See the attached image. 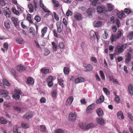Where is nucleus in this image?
<instances>
[{
	"label": "nucleus",
	"mask_w": 133,
	"mask_h": 133,
	"mask_svg": "<svg viewBox=\"0 0 133 133\" xmlns=\"http://www.w3.org/2000/svg\"><path fill=\"white\" fill-rule=\"evenodd\" d=\"M13 98L16 100H19L20 96L17 93L14 94L12 96Z\"/></svg>",
	"instance_id": "obj_39"
},
{
	"label": "nucleus",
	"mask_w": 133,
	"mask_h": 133,
	"mask_svg": "<svg viewBox=\"0 0 133 133\" xmlns=\"http://www.w3.org/2000/svg\"><path fill=\"white\" fill-rule=\"evenodd\" d=\"M103 91L104 93L107 95H109L110 94V92L107 88H104L103 89Z\"/></svg>",
	"instance_id": "obj_61"
},
{
	"label": "nucleus",
	"mask_w": 133,
	"mask_h": 133,
	"mask_svg": "<svg viewBox=\"0 0 133 133\" xmlns=\"http://www.w3.org/2000/svg\"><path fill=\"white\" fill-rule=\"evenodd\" d=\"M85 81V78L81 77H79L76 79L75 80V83H81L84 82Z\"/></svg>",
	"instance_id": "obj_18"
},
{
	"label": "nucleus",
	"mask_w": 133,
	"mask_h": 133,
	"mask_svg": "<svg viewBox=\"0 0 133 133\" xmlns=\"http://www.w3.org/2000/svg\"><path fill=\"white\" fill-rule=\"evenodd\" d=\"M56 26L57 27V31L59 32L60 33L62 31V29L61 27V23L60 22H58L56 23Z\"/></svg>",
	"instance_id": "obj_25"
},
{
	"label": "nucleus",
	"mask_w": 133,
	"mask_h": 133,
	"mask_svg": "<svg viewBox=\"0 0 133 133\" xmlns=\"http://www.w3.org/2000/svg\"><path fill=\"white\" fill-rule=\"evenodd\" d=\"M74 99V97L73 96H70L67 99L66 103V106L70 105Z\"/></svg>",
	"instance_id": "obj_12"
},
{
	"label": "nucleus",
	"mask_w": 133,
	"mask_h": 133,
	"mask_svg": "<svg viewBox=\"0 0 133 133\" xmlns=\"http://www.w3.org/2000/svg\"><path fill=\"white\" fill-rule=\"evenodd\" d=\"M7 123V121L3 117H1L0 118V123L4 124H6Z\"/></svg>",
	"instance_id": "obj_40"
},
{
	"label": "nucleus",
	"mask_w": 133,
	"mask_h": 133,
	"mask_svg": "<svg viewBox=\"0 0 133 133\" xmlns=\"http://www.w3.org/2000/svg\"><path fill=\"white\" fill-rule=\"evenodd\" d=\"M128 90L129 94L131 96L133 95V85H129L128 86Z\"/></svg>",
	"instance_id": "obj_20"
},
{
	"label": "nucleus",
	"mask_w": 133,
	"mask_h": 133,
	"mask_svg": "<svg viewBox=\"0 0 133 133\" xmlns=\"http://www.w3.org/2000/svg\"><path fill=\"white\" fill-rule=\"evenodd\" d=\"M110 21L111 23L116 24L117 26L119 27L120 25V22L118 19H115V17H112L110 19Z\"/></svg>",
	"instance_id": "obj_6"
},
{
	"label": "nucleus",
	"mask_w": 133,
	"mask_h": 133,
	"mask_svg": "<svg viewBox=\"0 0 133 133\" xmlns=\"http://www.w3.org/2000/svg\"><path fill=\"white\" fill-rule=\"evenodd\" d=\"M98 115L99 116H102L103 115V112L101 108H99L97 111Z\"/></svg>",
	"instance_id": "obj_32"
},
{
	"label": "nucleus",
	"mask_w": 133,
	"mask_h": 133,
	"mask_svg": "<svg viewBox=\"0 0 133 133\" xmlns=\"http://www.w3.org/2000/svg\"><path fill=\"white\" fill-rule=\"evenodd\" d=\"M32 116V114L31 112H29L26 113L23 116V118L24 119H29Z\"/></svg>",
	"instance_id": "obj_17"
},
{
	"label": "nucleus",
	"mask_w": 133,
	"mask_h": 133,
	"mask_svg": "<svg viewBox=\"0 0 133 133\" xmlns=\"http://www.w3.org/2000/svg\"><path fill=\"white\" fill-rule=\"evenodd\" d=\"M27 82L29 84L32 85L34 84V79L32 78L29 77L28 79Z\"/></svg>",
	"instance_id": "obj_33"
},
{
	"label": "nucleus",
	"mask_w": 133,
	"mask_h": 133,
	"mask_svg": "<svg viewBox=\"0 0 133 133\" xmlns=\"http://www.w3.org/2000/svg\"><path fill=\"white\" fill-rule=\"evenodd\" d=\"M12 11L13 13L17 15H19V11L17 10L14 8H12Z\"/></svg>",
	"instance_id": "obj_44"
},
{
	"label": "nucleus",
	"mask_w": 133,
	"mask_h": 133,
	"mask_svg": "<svg viewBox=\"0 0 133 133\" xmlns=\"http://www.w3.org/2000/svg\"><path fill=\"white\" fill-rule=\"evenodd\" d=\"M55 133H64V131L63 130L61 129H57L55 130Z\"/></svg>",
	"instance_id": "obj_45"
},
{
	"label": "nucleus",
	"mask_w": 133,
	"mask_h": 133,
	"mask_svg": "<svg viewBox=\"0 0 133 133\" xmlns=\"http://www.w3.org/2000/svg\"><path fill=\"white\" fill-rule=\"evenodd\" d=\"M63 71L65 74H68L69 73V69L68 68L65 67L64 68Z\"/></svg>",
	"instance_id": "obj_48"
},
{
	"label": "nucleus",
	"mask_w": 133,
	"mask_h": 133,
	"mask_svg": "<svg viewBox=\"0 0 133 133\" xmlns=\"http://www.w3.org/2000/svg\"><path fill=\"white\" fill-rule=\"evenodd\" d=\"M41 71L42 74H48L49 72V70L45 68H42L41 70Z\"/></svg>",
	"instance_id": "obj_23"
},
{
	"label": "nucleus",
	"mask_w": 133,
	"mask_h": 133,
	"mask_svg": "<svg viewBox=\"0 0 133 133\" xmlns=\"http://www.w3.org/2000/svg\"><path fill=\"white\" fill-rule=\"evenodd\" d=\"M122 32L120 31H118L116 35H112L111 38V40L112 42L115 41L117 39L120 38L121 36Z\"/></svg>",
	"instance_id": "obj_3"
},
{
	"label": "nucleus",
	"mask_w": 133,
	"mask_h": 133,
	"mask_svg": "<svg viewBox=\"0 0 133 133\" xmlns=\"http://www.w3.org/2000/svg\"><path fill=\"white\" fill-rule=\"evenodd\" d=\"M126 58L125 60V62L126 63H128L131 60V54L128 53L126 56Z\"/></svg>",
	"instance_id": "obj_29"
},
{
	"label": "nucleus",
	"mask_w": 133,
	"mask_h": 133,
	"mask_svg": "<svg viewBox=\"0 0 133 133\" xmlns=\"http://www.w3.org/2000/svg\"><path fill=\"white\" fill-rule=\"evenodd\" d=\"M128 37L130 40L133 39V31H131L129 33Z\"/></svg>",
	"instance_id": "obj_46"
},
{
	"label": "nucleus",
	"mask_w": 133,
	"mask_h": 133,
	"mask_svg": "<svg viewBox=\"0 0 133 133\" xmlns=\"http://www.w3.org/2000/svg\"><path fill=\"white\" fill-rule=\"evenodd\" d=\"M78 125L79 128L81 129L87 130L94 128L95 127L94 124L91 123L88 124L80 123Z\"/></svg>",
	"instance_id": "obj_1"
},
{
	"label": "nucleus",
	"mask_w": 133,
	"mask_h": 133,
	"mask_svg": "<svg viewBox=\"0 0 133 133\" xmlns=\"http://www.w3.org/2000/svg\"><path fill=\"white\" fill-rule=\"evenodd\" d=\"M57 91L56 90H54L52 93V96L54 97H55L56 96Z\"/></svg>",
	"instance_id": "obj_63"
},
{
	"label": "nucleus",
	"mask_w": 133,
	"mask_h": 133,
	"mask_svg": "<svg viewBox=\"0 0 133 133\" xmlns=\"http://www.w3.org/2000/svg\"><path fill=\"white\" fill-rule=\"evenodd\" d=\"M16 68L19 71H23L25 69V67L21 65H17Z\"/></svg>",
	"instance_id": "obj_27"
},
{
	"label": "nucleus",
	"mask_w": 133,
	"mask_h": 133,
	"mask_svg": "<svg viewBox=\"0 0 133 133\" xmlns=\"http://www.w3.org/2000/svg\"><path fill=\"white\" fill-rule=\"evenodd\" d=\"M95 10L91 8H88L86 11L88 15L90 16L92 15V14L95 12Z\"/></svg>",
	"instance_id": "obj_22"
},
{
	"label": "nucleus",
	"mask_w": 133,
	"mask_h": 133,
	"mask_svg": "<svg viewBox=\"0 0 133 133\" xmlns=\"http://www.w3.org/2000/svg\"><path fill=\"white\" fill-rule=\"evenodd\" d=\"M0 94L4 97L6 95H8V92L6 90H0Z\"/></svg>",
	"instance_id": "obj_26"
},
{
	"label": "nucleus",
	"mask_w": 133,
	"mask_h": 133,
	"mask_svg": "<svg viewBox=\"0 0 133 133\" xmlns=\"http://www.w3.org/2000/svg\"><path fill=\"white\" fill-rule=\"evenodd\" d=\"M74 17L77 20L80 21L82 19V17L81 15L77 12H75L73 15Z\"/></svg>",
	"instance_id": "obj_7"
},
{
	"label": "nucleus",
	"mask_w": 133,
	"mask_h": 133,
	"mask_svg": "<svg viewBox=\"0 0 133 133\" xmlns=\"http://www.w3.org/2000/svg\"><path fill=\"white\" fill-rule=\"evenodd\" d=\"M106 9L108 11H111L114 8V6L111 3H107V4Z\"/></svg>",
	"instance_id": "obj_14"
},
{
	"label": "nucleus",
	"mask_w": 133,
	"mask_h": 133,
	"mask_svg": "<svg viewBox=\"0 0 133 133\" xmlns=\"http://www.w3.org/2000/svg\"><path fill=\"white\" fill-rule=\"evenodd\" d=\"M48 28L45 27L42 29L41 30V32L42 34L41 37H43L46 34Z\"/></svg>",
	"instance_id": "obj_28"
},
{
	"label": "nucleus",
	"mask_w": 133,
	"mask_h": 133,
	"mask_svg": "<svg viewBox=\"0 0 133 133\" xmlns=\"http://www.w3.org/2000/svg\"><path fill=\"white\" fill-rule=\"evenodd\" d=\"M90 36L92 38H95V36L97 39V41H98V38L97 36L96 35V33L93 30L91 31L90 33Z\"/></svg>",
	"instance_id": "obj_19"
},
{
	"label": "nucleus",
	"mask_w": 133,
	"mask_h": 133,
	"mask_svg": "<svg viewBox=\"0 0 133 133\" xmlns=\"http://www.w3.org/2000/svg\"><path fill=\"white\" fill-rule=\"evenodd\" d=\"M13 131L14 133H20L21 128L17 126H15L14 127Z\"/></svg>",
	"instance_id": "obj_21"
},
{
	"label": "nucleus",
	"mask_w": 133,
	"mask_h": 133,
	"mask_svg": "<svg viewBox=\"0 0 133 133\" xmlns=\"http://www.w3.org/2000/svg\"><path fill=\"white\" fill-rule=\"evenodd\" d=\"M124 12L126 13L127 14H128L130 13L131 12V10L128 8H125L124 10Z\"/></svg>",
	"instance_id": "obj_59"
},
{
	"label": "nucleus",
	"mask_w": 133,
	"mask_h": 133,
	"mask_svg": "<svg viewBox=\"0 0 133 133\" xmlns=\"http://www.w3.org/2000/svg\"><path fill=\"white\" fill-rule=\"evenodd\" d=\"M34 19L37 22H39L41 19V18L38 16H36L35 17Z\"/></svg>",
	"instance_id": "obj_64"
},
{
	"label": "nucleus",
	"mask_w": 133,
	"mask_h": 133,
	"mask_svg": "<svg viewBox=\"0 0 133 133\" xmlns=\"http://www.w3.org/2000/svg\"><path fill=\"white\" fill-rule=\"evenodd\" d=\"M9 9L7 7L4 8V9L3 13L4 15L6 17H9L10 16Z\"/></svg>",
	"instance_id": "obj_9"
},
{
	"label": "nucleus",
	"mask_w": 133,
	"mask_h": 133,
	"mask_svg": "<svg viewBox=\"0 0 133 133\" xmlns=\"http://www.w3.org/2000/svg\"><path fill=\"white\" fill-rule=\"evenodd\" d=\"M77 114L75 112H71L69 115V120L70 122H74L76 119Z\"/></svg>",
	"instance_id": "obj_4"
},
{
	"label": "nucleus",
	"mask_w": 133,
	"mask_h": 133,
	"mask_svg": "<svg viewBox=\"0 0 133 133\" xmlns=\"http://www.w3.org/2000/svg\"><path fill=\"white\" fill-rule=\"evenodd\" d=\"M11 22L12 23H13L14 24L15 26H16L18 25V20L17 18H16L14 17L12 18Z\"/></svg>",
	"instance_id": "obj_31"
},
{
	"label": "nucleus",
	"mask_w": 133,
	"mask_h": 133,
	"mask_svg": "<svg viewBox=\"0 0 133 133\" xmlns=\"http://www.w3.org/2000/svg\"><path fill=\"white\" fill-rule=\"evenodd\" d=\"M0 4L2 6H4L6 4L5 0H0Z\"/></svg>",
	"instance_id": "obj_57"
},
{
	"label": "nucleus",
	"mask_w": 133,
	"mask_h": 133,
	"mask_svg": "<svg viewBox=\"0 0 133 133\" xmlns=\"http://www.w3.org/2000/svg\"><path fill=\"white\" fill-rule=\"evenodd\" d=\"M118 118L120 120H122L124 118V116L122 112L121 111H119L117 114Z\"/></svg>",
	"instance_id": "obj_24"
},
{
	"label": "nucleus",
	"mask_w": 133,
	"mask_h": 133,
	"mask_svg": "<svg viewBox=\"0 0 133 133\" xmlns=\"http://www.w3.org/2000/svg\"><path fill=\"white\" fill-rule=\"evenodd\" d=\"M108 35L107 31H105L104 34L103 35V37L104 39H106L108 37Z\"/></svg>",
	"instance_id": "obj_50"
},
{
	"label": "nucleus",
	"mask_w": 133,
	"mask_h": 133,
	"mask_svg": "<svg viewBox=\"0 0 133 133\" xmlns=\"http://www.w3.org/2000/svg\"><path fill=\"white\" fill-rule=\"evenodd\" d=\"M132 22H133V18L127 19L126 20V24L128 25Z\"/></svg>",
	"instance_id": "obj_49"
},
{
	"label": "nucleus",
	"mask_w": 133,
	"mask_h": 133,
	"mask_svg": "<svg viewBox=\"0 0 133 133\" xmlns=\"http://www.w3.org/2000/svg\"><path fill=\"white\" fill-rule=\"evenodd\" d=\"M97 121L98 123L101 125H103L104 124V120L100 117L97 118Z\"/></svg>",
	"instance_id": "obj_30"
},
{
	"label": "nucleus",
	"mask_w": 133,
	"mask_h": 133,
	"mask_svg": "<svg viewBox=\"0 0 133 133\" xmlns=\"http://www.w3.org/2000/svg\"><path fill=\"white\" fill-rule=\"evenodd\" d=\"M59 46L60 48L61 49L65 48V46L63 43L62 42H60L59 43Z\"/></svg>",
	"instance_id": "obj_53"
},
{
	"label": "nucleus",
	"mask_w": 133,
	"mask_h": 133,
	"mask_svg": "<svg viewBox=\"0 0 133 133\" xmlns=\"http://www.w3.org/2000/svg\"><path fill=\"white\" fill-rule=\"evenodd\" d=\"M103 24L102 22L99 21H95L93 23V26L95 27L98 28L101 27Z\"/></svg>",
	"instance_id": "obj_10"
},
{
	"label": "nucleus",
	"mask_w": 133,
	"mask_h": 133,
	"mask_svg": "<svg viewBox=\"0 0 133 133\" xmlns=\"http://www.w3.org/2000/svg\"><path fill=\"white\" fill-rule=\"evenodd\" d=\"M105 8L101 5H98L97 8V12L100 13H102L105 10Z\"/></svg>",
	"instance_id": "obj_13"
},
{
	"label": "nucleus",
	"mask_w": 133,
	"mask_h": 133,
	"mask_svg": "<svg viewBox=\"0 0 133 133\" xmlns=\"http://www.w3.org/2000/svg\"><path fill=\"white\" fill-rule=\"evenodd\" d=\"M109 81L110 82H112L114 84H117L118 82L117 80L114 78L113 76H110L109 77Z\"/></svg>",
	"instance_id": "obj_16"
},
{
	"label": "nucleus",
	"mask_w": 133,
	"mask_h": 133,
	"mask_svg": "<svg viewBox=\"0 0 133 133\" xmlns=\"http://www.w3.org/2000/svg\"><path fill=\"white\" fill-rule=\"evenodd\" d=\"M72 14V12L70 10H68L66 13V15L67 16H71Z\"/></svg>",
	"instance_id": "obj_60"
},
{
	"label": "nucleus",
	"mask_w": 133,
	"mask_h": 133,
	"mask_svg": "<svg viewBox=\"0 0 133 133\" xmlns=\"http://www.w3.org/2000/svg\"><path fill=\"white\" fill-rule=\"evenodd\" d=\"M117 17L119 18H122L125 17L126 15L125 14L123 11L118 12L117 14Z\"/></svg>",
	"instance_id": "obj_11"
},
{
	"label": "nucleus",
	"mask_w": 133,
	"mask_h": 133,
	"mask_svg": "<svg viewBox=\"0 0 133 133\" xmlns=\"http://www.w3.org/2000/svg\"><path fill=\"white\" fill-rule=\"evenodd\" d=\"M52 2L54 6L57 7L59 6L58 2L57 1L52 0Z\"/></svg>",
	"instance_id": "obj_52"
},
{
	"label": "nucleus",
	"mask_w": 133,
	"mask_h": 133,
	"mask_svg": "<svg viewBox=\"0 0 133 133\" xmlns=\"http://www.w3.org/2000/svg\"><path fill=\"white\" fill-rule=\"evenodd\" d=\"M18 10L20 11L21 12H23L24 10V8L21 7L20 5H18L17 6Z\"/></svg>",
	"instance_id": "obj_58"
},
{
	"label": "nucleus",
	"mask_w": 133,
	"mask_h": 133,
	"mask_svg": "<svg viewBox=\"0 0 133 133\" xmlns=\"http://www.w3.org/2000/svg\"><path fill=\"white\" fill-rule=\"evenodd\" d=\"M85 67L87 69V70H90L93 69L92 66L90 64H88L87 66H85Z\"/></svg>",
	"instance_id": "obj_47"
},
{
	"label": "nucleus",
	"mask_w": 133,
	"mask_h": 133,
	"mask_svg": "<svg viewBox=\"0 0 133 133\" xmlns=\"http://www.w3.org/2000/svg\"><path fill=\"white\" fill-rule=\"evenodd\" d=\"M40 6L44 12L48 13L46 14L47 15H49L51 14V12L44 5L43 1L42 0H40Z\"/></svg>",
	"instance_id": "obj_5"
},
{
	"label": "nucleus",
	"mask_w": 133,
	"mask_h": 133,
	"mask_svg": "<svg viewBox=\"0 0 133 133\" xmlns=\"http://www.w3.org/2000/svg\"><path fill=\"white\" fill-rule=\"evenodd\" d=\"M99 4V0H93L92 2V5L93 6H96Z\"/></svg>",
	"instance_id": "obj_37"
},
{
	"label": "nucleus",
	"mask_w": 133,
	"mask_h": 133,
	"mask_svg": "<svg viewBox=\"0 0 133 133\" xmlns=\"http://www.w3.org/2000/svg\"><path fill=\"white\" fill-rule=\"evenodd\" d=\"M53 77L51 76L48 77L47 80V82L48 83V86L50 87L53 85L52 81L53 80Z\"/></svg>",
	"instance_id": "obj_8"
},
{
	"label": "nucleus",
	"mask_w": 133,
	"mask_h": 133,
	"mask_svg": "<svg viewBox=\"0 0 133 133\" xmlns=\"http://www.w3.org/2000/svg\"><path fill=\"white\" fill-rule=\"evenodd\" d=\"M52 45V46L53 49L54 51H56L57 48V45L54 42H52L51 43Z\"/></svg>",
	"instance_id": "obj_38"
},
{
	"label": "nucleus",
	"mask_w": 133,
	"mask_h": 133,
	"mask_svg": "<svg viewBox=\"0 0 133 133\" xmlns=\"http://www.w3.org/2000/svg\"><path fill=\"white\" fill-rule=\"evenodd\" d=\"M16 42L18 43L22 44L23 43V40L22 38H18L16 39Z\"/></svg>",
	"instance_id": "obj_51"
},
{
	"label": "nucleus",
	"mask_w": 133,
	"mask_h": 133,
	"mask_svg": "<svg viewBox=\"0 0 133 133\" xmlns=\"http://www.w3.org/2000/svg\"><path fill=\"white\" fill-rule=\"evenodd\" d=\"M104 100V97L103 96H100L99 99H98V101H96V103L98 104L102 103Z\"/></svg>",
	"instance_id": "obj_35"
},
{
	"label": "nucleus",
	"mask_w": 133,
	"mask_h": 133,
	"mask_svg": "<svg viewBox=\"0 0 133 133\" xmlns=\"http://www.w3.org/2000/svg\"><path fill=\"white\" fill-rule=\"evenodd\" d=\"M4 25L5 27L7 29L10 28V25L9 22L8 21H6L4 23Z\"/></svg>",
	"instance_id": "obj_43"
},
{
	"label": "nucleus",
	"mask_w": 133,
	"mask_h": 133,
	"mask_svg": "<svg viewBox=\"0 0 133 133\" xmlns=\"http://www.w3.org/2000/svg\"><path fill=\"white\" fill-rule=\"evenodd\" d=\"M46 101V99L44 97L42 98L40 100V102L41 103H45Z\"/></svg>",
	"instance_id": "obj_62"
},
{
	"label": "nucleus",
	"mask_w": 133,
	"mask_h": 133,
	"mask_svg": "<svg viewBox=\"0 0 133 133\" xmlns=\"http://www.w3.org/2000/svg\"><path fill=\"white\" fill-rule=\"evenodd\" d=\"M120 98L118 96L115 97L114 98V101L117 103H118L120 101Z\"/></svg>",
	"instance_id": "obj_55"
},
{
	"label": "nucleus",
	"mask_w": 133,
	"mask_h": 133,
	"mask_svg": "<svg viewBox=\"0 0 133 133\" xmlns=\"http://www.w3.org/2000/svg\"><path fill=\"white\" fill-rule=\"evenodd\" d=\"M4 84L7 86H9L10 85V83L5 78H4L3 80Z\"/></svg>",
	"instance_id": "obj_42"
},
{
	"label": "nucleus",
	"mask_w": 133,
	"mask_h": 133,
	"mask_svg": "<svg viewBox=\"0 0 133 133\" xmlns=\"http://www.w3.org/2000/svg\"><path fill=\"white\" fill-rule=\"evenodd\" d=\"M40 129L41 131L43 132L45 131L46 130V128L44 126L41 125L40 126Z\"/></svg>",
	"instance_id": "obj_54"
},
{
	"label": "nucleus",
	"mask_w": 133,
	"mask_h": 133,
	"mask_svg": "<svg viewBox=\"0 0 133 133\" xmlns=\"http://www.w3.org/2000/svg\"><path fill=\"white\" fill-rule=\"evenodd\" d=\"M127 47L126 44H124L121 46H117L115 48V52L116 55H118L122 52Z\"/></svg>",
	"instance_id": "obj_2"
},
{
	"label": "nucleus",
	"mask_w": 133,
	"mask_h": 133,
	"mask_svg": "<svg viewBox=\"0 0 133 133\" xmlns=\"http://www.w3.org/2000/svg\"><path fill=\"white\" fill-rule=\"evenodd\" d=\"M22 127L24 129L28 128L29 127V125L28 123H23L21 124Z\"/></svg>",
	"instance_id": "obj_36"
},
{
	"label": "nucleus",
	"mask_w": 133,
	"mask_h": 133,
	"mask_svg": "<svg viewBox=\"0 0 133 133\" xmlns=\"http://www.w3.org/2000/svg\"><path fill=\"white\" fill-rule=\"evenodd\" d=\"M94 104H92L87 107L86 110L87 113H89L91 112L92 110L94 108Z\"/></svg>",
	"instance_id": "obj_15"
},
{
	"label": "nucleus",
	"mask_w": 133,
	"mask_h": 133,
	"mask_svg": "<svg viewBox=\"0 0 133 133\" xmlns=\"http://www.w3.org/2000/svg\"><path fill=\"white\" fill-rule=\"evenodd\" d=\"M57 79L58 81V82L59 84L62 87H63V80L61 79L59 77H58L57 78Z\"/></svg>",
	"instance_id": "obj_41"
},
{
	"label": "nucleus",
	"mask_w": 133,
	"mask_h": 133,
	"mask_svg": "<svg viewBox=\"0 0 133 133\" xmlns=\"http://www.w3.org/2000/svg\"><path fill=\"white\" fill-rule=\"evenodd\" d=\"M99 72L102 78L103 79H104L105 80V77L103 72L101 70Z\"/></svg>",
	"instance_id": "obj_56"
},
{
	"label": "nucleus",
	"mask_w": 133,
	"mask_h": 133,
	"mask_svg": "<svg viewBox=\"0 0 133 133\" xmlns=\"http://www.w3.org/2000/svg\"><path fill=\"white\" fill-rule=\"evenodd\" d=\"M28 8L29 9V11L30 12H32L34 11V7L31 4H30L28 5Z\"/></svg>",
	"instance_id": "obj_34"
}]
</instances>
